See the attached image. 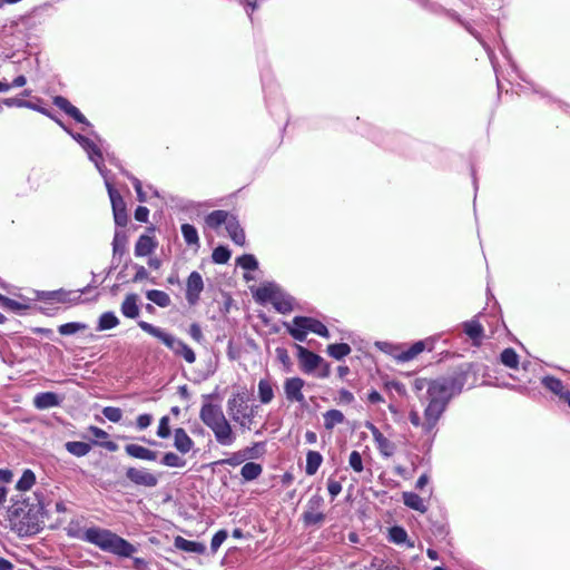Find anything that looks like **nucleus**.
Returning <instances> with one entry per match:
<instances>
[{
  "label": "nucleus",
  "instance_id": "nucleus-1",
  "mask_svg": "<svg viewBox=\"0 0 570 570\" xmlns=\"http://www.w3.org/2000/svg\"><path fill=\"white\" fill-rule=\"evenodd\" d=\"M68 535L91 543L100 550L112 553L119 558H132L137 552V547L132 543L117 533L99 527H91L78 531L69 529Z\"/></svg>",
  "mask_w": 570,
  "mask_h": 570
},
{
  "label": "nucleus",
  "instance_id": "nucleus-2",
  "mask_svg": "<svg viewBox=\"0 0 570 570\" xmlns=\"http://www.w3.org/2000/svg\"><path fill=\"white\" fill-rule=\"evenodd\" d=\"M199 417L213 431L216 441L220 445L229 446L235 442L236 436L219 405L209 402L204 403L200 407Z\"/></svg>",
  "mask_w": 570,
  "mask_h": 570
},
{
  "label": "nucleus",
  "instance_id": "nucleus-3",
  "mask_svg": "<svg viewBox=\"0 0 570 570\" xmlns=\"http://www.w3.org/2000/svg\"><path fill=\"white\" fill-rule=\"evenodd\" d=\"M465 383L463 374H454L449 376L438 377L428 385L429 401L442 403L448 406L449 401L461 393Z\"/></svg>",
  "mask_w": 570,
  "mask_h": 570
},
{
  "label": "nucleus",
  "instance_id": "nucleus-4",
  "mask_svg": "<svg viewBox=\"0 0 570 570\" xmlns=\"http://www.w3.org/2000/svg\"><path fill=\"white\" fill-rule=\"evenodd\" d=\"M138 326L144 332L161 341L168 348H170L176 355L181 356L187 363H195V352L181 340L145 321H139Z\"/></svg>",
  "mask_w": 570,
  "mask_h": 570
},
{
  "label": "nucleus",
  "instance_id": "nucleus-5",
  "mask_svg": "<svg viewBox=\"0 0 570 570\" xmlns=\"http://www.w3.org/2000/svg\"><path fill=\"white\" fill-rule=\"evenodd\" d=\"M258 405H248V397L245 392H237L227 401L229 416L243 429H252Z\"/></svg>",
  "mask_w": 570,
  "mask_h": 570
},
{
  "label": "nucleus",
  "instance_id": "nucleus-6",
  "mask_svg": "<svg viewBox=\"0 0 570 570\" xmlns=\"http://www.w3.org/2000/svg\"><path fill=\"white\" fill-rule=\"evenodd\" d=\"M284 326L291 336L298 342H304L309 332L325 338L330 337L327 327L322 322L313 317L295 316L292 323H284Z\"/></svg>",
  "mask_w": 570,
  "mask_h": 570
},
{
  "label": "nucleus",
  "instance_id": "nucleus-7",
  "mask_svg": "<svg viewBox=\"0 0 570 570\" xmlns=\"http://www.w3.org/2000/svg\"><path fill=\"white\" fill-rule=\"evenodd\" d=\"M325 501L320 493L313 494L305 504L301 520L305 528H321L325 520Z\"/></svg>",
  "mask_w": 570,
  "mask_h": 570
},
{
  "label": "nucleus",
  "instance_id": "nucleus-8",
  "mask_svg": "<svg viewBox=\"0 0 570 570\" xmlns=\"http://www.w3.org/2000/svg\"><path fill=\"white\" fill-rule=\"evenodd\" d=\"M105 185H106L109 198H110L115 224L117 226L124 227L127 225V222H128L126 203H125L122 196L120 195V193L114 188L109 178L105 179Z\"/></svg>",
  "mask_w": 570,
  "mask_h": 570
},
{
  "label": "nucleus",
  "instance_id": "nucleus-9",
  "mask_svg": "<svg viewBox=\"0 0 570 570\" xmlns=\"http://www.w3.org/2000/svg\"><path fill=\"white\" fill-rule=\"evenodd\" d=\"M126 478L138 487L155 488L158 484V476L147 468L129 466L126 470Z\"/></svg>",
  "mask_w": 570,
  "mask_h": 570
},
{
  "label": "nucleus",
  "instance_id": "nucleus-10",
  "mask_svg": "<svg viewBox=\"0 0 570 570\" xmlns=\"http://www.w3.org/2000/svg\"><path fill=\"white\" fill-rule=\"evenodd\" d=\"M365 428L371 432L380 454L384 458H391L396 451L395 443L385 438L372 422H365Z\"/></svg>",
  "mask_w": 570,
  "mask_h": 570
},
{
  "label": "nucleus",
  "instance_id": "nucleus-11",
  "mask_svg": "<svg viewBox=\"0 0 570 570\" xmlns=\"http://www.w3.org/2000/svg\"><path fill=\"white\" fill-rule=\"evenodd\" d=\"M445 409L446 406L442 403L429 401L428 406L424 410V422L422 424V429L425 434L433 432Z\"/></svg>",
  "mask_w": 570,
  "mask_h": 570
},
{
  "label": "nucleus",
  "instance_id": "nucleus-12",
  "mask_svg": "<svg viewBox=\"0 0 570 570\" xmlns=\"http://www.w3.org/2000/svg\"><path fill=\"white\" fill-rule=\"evenodd\" d=\"M204 289V281L198 272H191L186 284V299L189 305H196L199 301L200 293Z\"/></svg>",
  "mask_w": 570,
  "mask_h": 570
},
{
  "label": "nucleus",
  "instance_id": "nucleus-13",
  "mask_svg": "<svg viewBox=\"0 0 570 570\" xmlns=\"http://www.w3.org/2000/svg\"><path fill=\"white\" fill-rule=\"evenodd\" d=\"M53 105L73 118L77 122L82 124L86 127H91V124L88 121V119L67 98L62 96H56L53 98Z\"/></svg>",
  "mask_w": 570,
  "mask_h": 570
},
{
  "label": "nucleus",
  "instance_id": "nucleus-14",
  "mask_svg": "<svg viewBox=\"0 0 570 570\" xmlns=\"http://www.w3.org/2000/svg\"><path fill=\"white\" fill-rule=\"evenodd\" d=\"M305 382L301 377H289L284 383L286 399L291 402L304 403L305 397L302 392Z\"/></svg>",
  "mask_w": 570,
  "mask_h": 570
},
{
  "label": "nucleus",
  "instance_id": "nucleus-15",
  "mask_svg": "<svg viewBox=\"0 0 570 570\" xmlns=\"http://www.w3.org/2000/svg\"><path fill=\"white\" fill-rule=\"evenodd\" d=\"M81 147L86 150L88 158L95 164L99 174L104 177V179L108 178L107 169L102 164V153L100 148L89 138H86Z\"/></svg>",
  "mask_w": 570,
  "mask_h": 570
},
{
  "label": "nucleus",
  "instance_id": "nucleus-16",
  "mask_svg": "<svg viewBox=\"0 0 570 570\" xmlns=\"http://www.w3.org/2000/svg\"><path fill=\"white\" fill-rule=\"evenodd\" d=\"M81 147L86 150L88 158L95 164L99 174L104 177V179L108 178L107 169L102 164V153L100 148L89 138H86Z\"/></svg>",
  "mask_w": 570,
  "mask_h": 570
},
{
  "label": "nucleus",
  "instance_id": "nucleus-17",
  "mask_svg": "<svg viewBox=\"0 0 570 570\" xmlns=\"http://www.w3.org/2000/svg\"><path fill=\"white\" fill-rule=\"evenodd\" d=\"M298 358L302 364V367L305 372H313L318 367L322 362V357L302 345H297Z\"/></svg>",
  "mask_w": 570,
  "mask_h": 570
},
{
  "label": "nucleus",
  "instance_id": "nucleus-18",
  "mask_svg": "<svg viewBox=\"0 0 570 570\" xmlns=\"http://www.w3.org/2000/svg\"><path fill=\"white\" fill-rule=\"evenodd\" d=\"M85 292L86 289H81L79 292H69L61 288L57 291L45 292L42 294V297L58 303L78 302L80 299L81 294H83Z\"/></svg>",
  "mask_w": 570,
  "mask_h": 570
},
{
  "label": "nucleus",
  "instance_id": "nucleus-19",
  "mask_svg": "<svg viewBox=\"0 0 570 570\" xmlns=\"http://www.w3.org/2000/svg\"><path fill=\"white\" fill-rule=\"evenodd\" d=\"M62 399L53 392H41L33 397V405L38 410H48L59 406Z\"/></svg>",
  "mask_w": 570,
  "mask_h": 570
},
{
  "label": "nucleus",
  "instance_id": "nucleus-20",
  "mask_svg": "<svg viewBox=\"0 0 570 570\" xmlns=\"http://www.w3.org/2000/svg\"><path fill=\"white\" fill-rule=\"evenodd\" d=\"M125 452L130 458L144 461H156L158 458V453L156 451L135 443L125 445Z\"/></svg>",
  "mask_w": 570,
  "mask_h": 570
},
{
  "label": "nucleus",
  "instance_id": "nucleus-21",
  "mask_svg": "<svg viewBox=\"0 0 570 570\" xmlns=\"http://www.w3.org/2000/svg\"><path fill=\"white\" fill-rule=\"evenodd\" d=\"M174 547L177 550L195 554H203L206 551V547L203 543L187 540L180 535L174 539Z\"/></svg>",
  "mask_w": 570,
  "mask_h": 570
},
{
  "label": "nucleus",
  "instance_id": "nucleus-22",
  "mask_svg": "<svg viewBox=\"0 0 570 570\" xmlns=\"http://www.w3.org/2000/svg\"><path fill=\"white\" fill-rule=\"evenodd\" d=\"M174 446L181 454L188 453L194 448V441L183 428L174 431Z\"/></svg>",
  "mask_w": 570,
  "mask_h": 570
},
{
  "label": "nucleus",
  "instance_id": "nucleus-23",
  "mask_svg": "<svg viewBox=\"0 0 570 570\" xmlns=\"http://www.w3.org/2000/svg\"><path fill=\"white\" fill-rule=\"evenodd\" d=\"M281 288L274 283H267L256 289L254 297L259 303H273Z\"/></svg>",
  "mask_w": 570,
  "mask_h": 570
},
{
  "label": "nucleus",
  "instance_id": "nucleus-24",
  "mask_svg": "<svg viewBox=\"0 0 570 570\" xmlns=\"http://www.w3.org/2000/svg\"><path fill=\"white\" fill-rule=\"evenodd\" d=\"M157 247V242L149 235L139 236L135 245V255L137 257H144L150 255Z\"/></svg>",
  "mask_w": 570,
  "mask_h": 570
},
{
  "label": "nucleus",
  "instance_id": "nucleus-25",
  "mask_svg": "<svg viewBox=\"0 0 570 570\" xmlns=\"http://www.w3.org/2000/svg\"><path fill=\"white\" fill-rule=\"evenodd\" d=\"M225 226L232 240L236 245L243 246L245 244V232L236 217L232 215Z\"/></svg>",
  "mask_w": 570,
  "mask_h": 570
},
{
  "label": "nucleus",
  "instance_id": "nucleus-26",
  "mask_svg": "<svg viewBox=\"0 0 570 570\" xmlns=\"http://www.w3.org/2000/svg\"><path fill=\"white\" fill-rule=\"evenodd\" d=\"M275 385L267 379H262L258 382L257 394L262 404H268L273 401Z\"/></svg>",
  "mask_w": 570,
  "mask_h": 570
},
{
  "label": "nucleus",
  "instance_id": "nucleus-27",
  "mask_svg": "<svg viewBox=\"0 0 570 570\" xmlns=\"http://www.w3.org/2000/svg\"><path fill=\"white\" fill-rule=\"evenodd\" d=\"M138 296L136 294H128L122 304H121V313L124 316L128 318H136L139 315V307L137 304Z\"/></svg>",
  "mask_w": 570,
  "mask_h": 570
},
{
  "label": "nucleus",
  "instance_id": "nucleus-28",
  "mask_svg": "<svg viewBox=\"0 0 570 570\" xmlns=\"http://www.w3.org/2000/svg\"><path fill=\"white\" fill-rule=\"evenodd\" d=\"M403 503L415 511H419L421 513H425L428 511V507L424 502V500L414 492H403L402 494Z\"/></svg>",
  "mask_w": 570,
  "mask_h": 570
},
{
  "label": "nucleus",
  "instance_id": "nucleus-29",
  "mask_svg": "<svg viewBox=\"0 0 570 570\" xmlns=\"http://www.w3.org/2000/svg\"><path fill=\"white\" fill-rule=\"evenodd\" d=\"M230 216L228 212L217 209L206 216L205 223L209 228L216 229L223 224L226 225Z\"/></svg>",
  "mask_w": 570,
  "mask_h": 570
},
{
  "label": "nucleus",
  "instance_id": "nucleus-30",
  "mask_svg": "<svg viewBox=\"0 0 570 570\" xmlns=\"http://www.w3.org/2000/svg\"><path fill=\"white\" fill-rule=\"evenodd\" d=\"M541 383L547 390L558 395L561 400L564 399L567 391H564V386L561 380L554 376H544L542 377Z\"/></svg>",
  "mask_w": 570,
  "mask_h": 570
},
{
  "label": "nucleus",
  "instance_id": "nucleus-31",
  "mask_svg": "<svg viewBox=\"0 0 570 570\" xmlns=\"http://www.w3.org/2000/svg\"><path fill=\"white\" fill-rule=\"evenodd\" d=\"M426 341H417L405 351L401 352L396 358L400 362H407L415 358L420 353L425 350Z\"/></svg>",
  "mask_w": 570,
  "mask_h": 570
},
{
  "label": "nucleus",
  "instance_id": "nucleus-32",
  "mask_svg": "<svg viewBox=\"0 0 570 570\" xmlns=\"http://www.w3.org/2000/svg\"><path fill=\"white\" fill-rule=\"evenodd\" d=\"M324 428L328 431L333 430L336 425L342 424L345 420L344 414L340 410H328L323 414Z\"/></svg>",
  "mask_w": 570,
  "mask_h": 570
},
{
  "label": "nucleus",
  "instance_id": "nucleus-33",
  "mask_svg": "<svg viewBox=\"0 0 570 570\" xmlns=\"http://www.w3.org/2000/svg\"><path fill=\"white\" fill-rule=\"evenodd\" d=\"M272 304L274 308L282 314H287L293 311V298L289 295L284 294L282 291Z\"/></svg>",
  "mask_w": 570,
  "mask_h": 570
},
{
  "label": "nucleus",
  "instance_id": "nucleus-34",
  "mask_svg": "<svg viewBox=\"0 0 570 570\" xmlns=\"http://www.w3.org/2000/svg\"><path fill=\"white\" fill-rule=\"evenodd\" d=\"M323 462V456L320 452L308 451L306 454L305 472L307 475H314Z\"/></svg>",
  "mask_w": 570,
  "mask_h": 570
},
{
  "label": "nucleus",
  "instance_id": "nucleus-35",
  "mask_svg": "<svg viewBox=\"0 0 570 570\" xmlns=\"http://www.w3.org/2000/svg\"><path fill=\"white\" fill-rule=\"evenodd\" d=\"M146 297L159 307H168L171 303L169 295L159 289H149L146 292Z\"/></svg>",
  "mask_w": 570,
  "mask_h": 570
},
{
  "label": "nucleus",
  "instance_id": "nucleus-36",
  "mask_svg": "<svg viewBox=\"0 0 570 570\" xmlns=\"http://www.w3.org/2000/svg\"><path fill=\"white\" fill-rule=\"evenodd\" d=\"M262 472V465L255 462H247L240 469V475L245 481L256 480Z\"/></svg>",
  "mask_w": 570,
  "mask_h": 570
},
{
  "label": "nucleus",
  "instance_id": "nucleus-37",
  "mask_svg": "<svg viewBox=\"0 0 570 570\" xmlns=\"http://www.w3.org/2000/svg\"><path fill=\"white\" fill-rule=\"evenodd\" d=\"M65 446L69 453L78 458L87 455L91 450L90 444L80 441H69Z\"/></svg>",
  "mask_w": 570,
  "mask_h": 570
},
{
  "label": "nucleus",
  "instance_id": "nucleus-38",
  "mask_svg": "<svg viewBox=\"0 0 570 570\" xmlns=\"http://www.w3.org/2000/svg\"><path fill=\"white\" fill-rule=\"evenodd\" d=\"M119 324L118 317L112 312H105L100 315L98 321V331H107L116 327Z\"/></svg>",
  "mask_w": 570,
  "mask_h": 570
},
{
  "label": "nucleus",
  "instance_id": "nucleus-39",
  "mask_svg": "<svg viewBox=\"0 0 570 570\" xmlns=\"http://www.w3.org/2000/svg\"><path fill=\"white\" fill-rule=\"evenodd\" d=\"M127 242H128V237H127L126 232H124V230L115 232L114 240H112L114 256H116V255L121 256L125 253Z\"/></svg>",
  "mask_w": 570,
  "mask_h": 570
},
{
  "label": "nucleus",
  "instance_id": "nucleus-40",
  "mask_svg": "<svg viewBox=\"0 0 570 570\" xmlns=\"http://www.w3.org/2000/svg\"><path fill=\"white\" fill-rule=\"evenodd\" d=\"M500 360H501L502 364L505 365L507 367L518 368L519 355L517 354V352L513 348H511V347L504 348L501 352Z\"/></svg>",
  "mask_w": 570,
  "mask_h": 570
},
{
  "label": "nucleus",
  "instance_id": "nucleus-41",
  "mask_svg": "<svg viewBox=\"0 0 570 570\" xmlns=\"http://www.w3.org/2000/svg\"><path fill=\"white\" fill-rule=\"evenodd\" d=\"M327 353L335 360H342L351 353V347L346 343L331 344L327 347Z\"/></svg>",
  "mask_w": 570,
  "mask_h": 570
},
{
  "label": "nucleus",
  "instance_id": "nucleus-42",
  "mask_svg": "<svg viewBox=\"0 0 570 570\" xmlns=\"http://www.w3.org/2000/svg\"><path fill=\"white\" fill-rule=\"evenodd\" d=\"M160 463L169 468H184L186 465V460L174 452H166L163 455Z\"/></svg>",
  "mask_w": 570,
  "mask_h": 570
},
{
  "label": "nucleus",
  "instance_id": "nucleus-43",
  "mask_svg": "<svg viewBox=\"0 0 570 570\" xmlns=\"http://www.w3.org/2000/svg\"><path fill=\"white\" fill-rule=\"evenodd\" d=\"M181 234L187 245H199V237L197 229L190 224L181 225Z\"/></svg>",
  "mask_w": 570,
  "mask_h": 570
},
{
  "label": "nucleus",
  "instance_id": "nucleus-44",
  "mask_svg": "<svg viewBox=\"0 0 570 570\" xmlns=\"http://www.w3.org/2000/svg\"><path fill=\"white\" fill-rule=\"evenodd\" d=\"M36 482V475L31 470H24L21 478L18 480L16 488L19 491H28Z\"/></svg>",
  "mask_w": 570,
  "mask_h": 570
},
{
  "label": "nucleus",
  "instance_id": "nucleus-45",
  "mask_svg": "<svg viewBox=\"0 0 570 570\" xmlns=\"http://www.w3.org/2000/svg\"><path fill=\"white\" fill-rule=\"evenodd\" d=\"M464 333L472 340H479L483 335V327L478 321L464 323Z\"/></svg>",
  "mask_w": 570,
  "mask_h": 570
},
{
  "label": "nucleus",
  "instance_id": "nucleus-46",
  "mask_svg": "<svg viewBox=\"0 0 570 570\" xmlns=\"http://www.w3.org/2000/svg\"><path fill=\"white\" fill-rule=\"evenodd\" d=\"M86 328H87V325L83 324V323L70 322V323H66V324L60 325L58 327V332L61 335H72V334H76L77 332L83 331Z\"/></svg>",
  "mask_w": 570,
  "mask_h": 570
},
{
  "label": "nucleus",
  "instance_id": "nucleus-47",
  "mask_svg": "<svg viewBox=\"0 0 570 570\" xmlns=\"http://www.w3.org/2000/svg\"><path fill=\"white\" fill-rule=\"evenodd\" d=\"M237 265L246 271H255L258 268V262L252 254H244L238 257Z\"/></svg>",
  "mask_w": 570,
  "mask_h": 570
},
{
  "label": "nucleus",
  "instance_id": "nucleus-48",
  "mask_svg": "<svg viewBox=\"0 0 570 570\" xmlns=\"http://www.w3.org/2000/svg\"><path fill=\"white\" fill-rule=\"evenodd\" d=\"M264 446L265 444L263 442L254 443L252 446L243 449V454L246 460L258 459L264 454Z\"/></svg>",
  "mask_w": 570,
  "mask_h": 570
},
{
  "label": "nucleus",
  "instance_id": "nucleus-49",
  "mask_svg": "<svg viewBox=\"0 0 570 570\" xmlns=\"http://www.w3.org/2000/svg\"><path fill=\"white\" fill-rule=\"evenodd\" d=\"M212 258L216 264H226L230 258V250L225 246H218L213 250Z\"/></svg>",
  "mask_w": 570,
  "mask_h": 570
},
{
  "label": "nucleus",
  "instance_id": "nucleus-50",
  "mask_svg": "<svg viewBox=\"0 0 570 570\" xmlns=\"http://www.w3.org/2000/svg\"><path fill=\"white\" fill-rule=\"evenodd\" d=\"M104 416L112 423H118L122 417V411L116 406H106L102 410Z\"/></svg>",
  "mask_w": 570,
  "mask_h": 570
},
{
  "label": "nucleus",
  "instance_id": "nucleus-51",
  "mask_svg": "<svg viewBox=\"0 0 570 570\" xmlns=\"http://www.w3.org/2000/svg\"><path fill=\"white\" fill-rule=\"evenodd\" d=\"M407 539L406 531L401 527H393L390 530V540L394 543H403Z\"/></svg>",
  "mask_w": 570,
  "mask_h": 570
},
{
  "label": "nucleus",
  "instance_id": "nucleus-52",
  "mask_svg": "<svg viewBox=\"0 0 570 570\" xmlns=\"http://www.w3.org/2000/svg\"><path fill=\"white\" fill-rule=\"evenodd\" d=\"M246 461L245 455L243 454V450L234 452L229 458L222 460L220 464H226L230 466H236Z\"/></svg>",
  "mask_w": 570,
  "mask_h": 570
},
{
  "label": "nucleus",
  "instance_id": "nucleus-53",
  "mask_svg": "<svg viewBox=\"0 0 570 570\" xmlns=\"http://www.w3.org/2000/svg\"><path fill=\"white\" fill-rule=\"evenodd\" d=\"M348 464L353 471L360 473L363 471V461L360 452L352 451L348 458Z\"/></svg>",
  "mask_w": 570,
  "mask_h": 570
},
{
  "label": "nucleus",
  "instance_id": "nucleus-54",
  "mask_svg": "<svg viewBox=\"0 0 570 570\" xmlns=\"http://www.w3.org/2000/svg\"><path fill=\"white\" fill-rule=\"evenodd\" d=\"M227 535L228 533L226 530H219L214 534L210 542V549L213 552H216L219 549L223 542L227 539Z\"/></svg>",
  "mask_w": 570,
  "mask_h": 570
},
{
  "label": "nucleus",
  "instance_id": "nucleus-55",
  "mask_svg": "<svg viewBox=\"0 0 570 570\" xmlns=\"http://www.w3.org/2000/svg\"><path fill=\"white\" fill-rule=\"evenodd\" d=\"M157 435L161 439H167L170 435L169 417L163 416L159 421Z\"/></svg>",
  "mask_w": 570,
  "mask_h": 570
},
{
  "label": "nucleus",
  "instance_id": "nucleus-56",
  "mask_svg": "<svg viewBox=\"0 0 570 570\" xmlns=\"http://www.w3.org/2000/svg\"><path fill=\"white\" fill-rule=\"evenodd\" d=\"M0 299L2 302V305L11 311L17 312V311H21V309L26 308V305L19 303L18 301L12 299V298L0 295Z\"/></svg>",
  "mask_w": 570,
  "mask_h": 570
},
{
  "label": "nucleus",
  "instance_id": "nucleus-57",
  "mask_svg": "<svg viewBox=\"0 0 570 570\" xmlns=\"http://www.w3.org/2000/svg\"><path fill=\"white\" fill-rule=\"evenodd\" d=\"M327 490H328V493L331 494L332 499H334L335 497H337L341 493L342 484H341V482H338L334 479H328Z\"/></svg>",
  "mask_w": 570,
  "mask_h": 570
},
{
  "label": "nucleus",
  "instance_id": "nucleus-58",
  "mask_svg": "<svg viewBox=\"0 0 570 570\" xmlns=\"http://www.w3.org/2000/svg\"><path fill=\"white\" fill-rule=\"evenodd\" d=\"M188 333L191 336V338L195 340L197 343H202L204 341L202 328L197 323H193L189 326Z\"/></svg>",
  "mask_w": 570,
  "mask_h": 570
},
{
  "label": "nucleus",
  "instance_id": "nucleus-59",
  "mask_svg": "<svg viewBox=\"0 0 570 570\" xmlns=\"http://www.w3.org/2000/svg\"><path fill=\"white\" fill-rule=\"evenodd\" d=\"M151 421L153 416L150 414H140L136 420V424L139 430H145L151 424Z\"/></svg>",
  "mask_w": 570,
  "mask_h": 570
},
{
  "label": "nucleus",
  "instance_id": "nucleus-60",
  "mask_svg": "<svg viewBox=\"0 0 570 570\" xmlns=\"http://www.w3.org/2000/svg\"><path fill=\"white\" fill-rule=\"evenodd\" d=\"M149 209L145 206H138L135 210V218L138 222L146 223L148 220Z\"/></svg>",
  "mask_w": 570,
  "mask_h": 570
},
{
  "label": "nucleus",
  "instance_id": "nucleus-61",
  "mask_svg": "<svg viewBox=\"0 0 570 570\" xmlns=\"http://www.w3.org/2000/svg\"><path fill=\"white\" fill-rule=\"evenodd\" d=\"M135 268H136V274L132 278L134 283H139V282L148 278L149 274L144 266L136 265Z\"/></svg>",
  "mask_w": 570,
  "mask_h": 570
},
{
  "label": "nucleus",
  "instance_id": "nucleus-62",
  "mask_svg": "<svg viewBox=\"0 0 570 570\" xmlns=\"http://www.w3.org/2000/svg\"><path fill=\"white\" fill-rule=\"evenodd\" d=\"M56 122L63 128L80 146L83 144L87 137L82 136L81 134H75L71 130H69L60 120L55 119Z\"/></svg>",
  "mask_w": 570,
  "mask_h": 570
},
{
  "label": "nucleus",
  "instance_id": "nucleus-63",
  "mask_svg": "<svg viewBox=\"0 0 570 570\" xmlns=\"http://www.w3.org/2000/svg\"><path fill=\"white\" fill-rule=\"evenodd\" d=\"M4 104L9 107L17 106V107H32V104L26 100L21 99H14V98H8L4 100Z\"/></svg>",
  "mask_w": 570,
  "mask_h": 570
},
{
  "label": "nucleus",
  "instance_id": "nucleus-64",
  "mask_svg": "<svg viewBox=\"0 0 570 570\" xmlns=\"http://www.w3.org/2000/svg\"><path fill=\"white\" fill-rule=\"evenodd\" d=\"M89 432L97 439H107L108 433L98 426L91 425Z\"/></svg>",
  "mask_w": 570,
  "mask_h": 570
}]
</instances>
